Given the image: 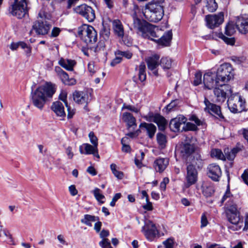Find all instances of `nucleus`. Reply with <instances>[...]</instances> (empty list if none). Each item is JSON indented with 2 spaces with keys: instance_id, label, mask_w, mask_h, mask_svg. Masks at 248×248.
I'll return each mask as SVG.
<instances>
[{
  "instance_id": "nucleus-1",
  "label": "nucleus",
  "mask_w": 248,
  "mask_h": 248,
  "mask_svg": "<svg viewBox=\"0 0 248 248\" xmlns=\"http://www.w3.org/2000/svg\"><path fill=\"white\" fill-rule=\"evenodd\" d=\"M56 89V85L49 82L39 86L31 93V97L33 105L42 109L47 99L53 97Z\"/></svg>"
},
{
  "instance_id": "nucleus-2",
  "label": "nucleus",
  "mask_w": 248,
  "mask_h": 248,
  "mask_svg": "<svg viewBox=\"0 0 248 248\" xmlns=\"http://www.w3.org/2000/svg\"><path fill=\"white\" fill-rule=\"evenodd\" d=\"M160 32L161 31L157 27L145 23H144L139 34L144 38L150 39L162 46H169L172 39V31H168L159 38Z\"/></svg>"
},
{
  "instance_id": "nucleus-3",
  "label": "nucleus",
  "mask_w": 248,
  "mask_h": 248,
  "mask_svg": "<svg viewBox=\"0 0 248 248\" xmlns=\"http://www.w3.org/2000/svg\"><path fill=\"white\" fill-rule=\"evenodd\" d=\"M225 213L229 222L234 226H229L228 228L233 231L240 230L243 226V219L240 218V213L237 210L235 204H228L225 208Z\"/></svg>"
},
{
  "instance_id": "nucleus-4",
  "label": "nucleus",
  "mask_w": 248,
  "mask_h": 248,
  "mask_svg": "<svg viewBox=\"0 0 248 248\" xmlns=\"http://www.w3.org/2000/svg\"><path fill=\"white\" fill-rule=\"evenodd\" d=\"M164 13L163 7L160 3L158 1H152L147 5V10L144 15L149 21L157 22L162 19Z\"/></svg>"
},
{
  "instance_id": "nucleus-5",
  "label": "nucleus",
  "mask_w": 248,
  "mask_h": 248,
  "mask_svg": "<svg viewBox=\"0 0 248 248\" xmlns=\"http://www.w3.org/2000/svg\"><path fill=\"white\" fill-rule=\"evenodd\" d=\"M227 103L229 108L234 113L248 109V108H246L245 100L238 93L231 94L228 99Z\"/></svg>"
},
{
  "instance_id": "nucleus-6",
  "label": "nucleus",
  "mask_w": 248,
  "mask_h": 248,
  "mask_svg": "<svg viewBox=\"0 0 248 248\" xmlns=\"http://www.w3.org/2000/svg\"><path fill=\"white\" fill-rule=\"evenodd\" d=\"M78 34L87 44L96 42L97 34L94 28L90 25L84 24L78 29Z\"/></svg>"
},
{
  "instance_id": "nucleus-7",
  "label": "nucleus",
  "mask_w": 248,
  "mask_h": 248,
  "mask_svg": "<svg viewBox=\"0 0 248 248\" xmlns=\"http://www.w3.org/2000/svg\"><path fill=\"white\" fill-rule=\"evenodd\" d=\"M216 74L222 84L228 82L233 77V68L228 63L220 65Z\"/></svg>"
},
{
  "instance_id": "nucleus-8",
  "label": "nucleus",
  "mask_w": 248,
  "mask_h": 248,
  "mask_svg": "<svg viewBox=\"0 0 248 248\" xmlns=\"http://www.w3.org/2000/svg\"><path fill=\"white\" fill-rule=\"evenodd\" d=\"M28 10L26 0H15L10 9V13L19 19L24 17L28 13Z\"/></svg>"
},
{
  "instance_id": "nucleus-9",
  "label": "nucleus",
  "mask_w": 248,
  "mask_h": 248,
  "mask_svg": "<svg viewBox=\"0 0 248 248\" xmlns=\"http://www.w3.org/2000/svg\"><path fill=\"white\" fill-rule=\"evenodd\" d=\"M232 92V88L228 84H222L219 87H216L214 90L215 101L218 103L224 102L227 95H231Z\"/></svg>"
},
{
  "instance_id": "nucleus-10",
  "label": "nucleus",
  "mask_w": 248,
  "mask_h": 248,
  "mask_svg": "<svg viewBox=\"0 0 248 248\" xmlns=\"http://www.w3.org/2000/svg\"><path fill=\"white\" fill-rule=\"evenodd\" d=\"M74 10L75 13L84 17L89 22H93L95 18L94 10L86 4L76 6Z\"/></svg>"
},
{
  "instance_id": "nucleus-11",
  "label": "nucleus",
  "mask_w": 248,
  "mask_h": 248,
  "mask_svg": "<svg viewBox=\"0 0 248 248\" xmlns=\"http://www.w3.org/2000/svg\"><path fill=\"white\" fill-rule=\"evenodd\" d=\"M141 232L146 239L150 241H154L159 235V232L155 224L150 220L145 222L144 225L142 227Z\"/></svg>"
},
{
  "instance_id": "nucleus-12",
  "label": "nucleus",
  "mask_w": 248,
  "mask_h": 248,
  "mask_svg": "<svg viewBox=\"0 0 248 248\" xmlns=\"http://www.w3.org/2000/svg\"><path fill=\"white\" fill-rule=\"evenodd\" d=\"M203 82L205 88L211 90L222 84L215 73L208 71L203 75Z\"/></svg>"
},
{
  "instance_id": "nucleus-13",
  "label": "nucleus",
  "mask_w": 248,
  "mask_h": 248,
  "mask_svg": "<svg viewBox=\"0 0 248 248\" xmlns=\"http://www.w3.org/2000/svg\"><path fill=\"white\" fill-rule=\"evenodd\" d=\"M143 118L148 122H154L156 124L160 130L164 131L165 129L167 122L165 118L160 114L149 112Z\"/></svg>"
},
{
  "instance_id": "nucleus-14",
  "label": "nucleus",
  "mask_w": 248,
  "mask_h": 248,
  "mask_svg": "<svg viewBox=\"0 0 248 248\" xmlns=\"http://www.w3.org/2000/svg\"><path fill=\"white\" fill-rule=\"evenodd\" d=\"M205 20L207 26L214 29L221 24L224 21V14L220 12L218 14L209 15L206 16Z\"/></svg>"
},
{
  "instance_id": "nucleus-15",
  "label": "nucleus",
  "mask_w": 248,
  "mask_h": 248,
  "mask_svg": "<svg viewBox=\"0 0 248 248\" xmlns=\"http://www.w3.org/2000/svg\"><path fill=\"white\" fill-rule=\"evenodd\" d=\"M204 103L205 106L204 108L205 111L214 115L215 117L220 120H224V117L221 112L219 106L210 103L206 98H204Z\"/></svg>"
},
{
  "instance_id": "nucleus-16",
  "label": "nucleus",
  "mask_w": 248,
  "mask_h": 248,
  "mask_svg": "<svg viewBox=\"0 0 248 248\" xmlns=\"http://www.w3.org/2000/svg\"><path fill=\"white\" fill-rule=\"evenodd\" d=\"M198 172L195 168L192 165H188L186 168V187L194 185L197 181Z\"/></svg>"
},
{
  "instance_id": "nucleus-17",
  "label": "nucleus",
  "mask_w": 248,
  "mask_h": 248,
  "mask_svg": "<svg viewBox=\"0 0 248 248\" xmlns=\"http://www.w3.org/2000/svg\"><path fill=\"white\" fill-rule=\"evenodd\" d=\"M50 28V25L46 21L38 20L34 23L31 33L34 31L37 34L45 35L47 33Z\"/></svg>"
},
{
  "instance_id": "nucleus-18",
  "label": "nucleus",
  "mask_w": 248,
  "mask_h": 248,
  "mask_svg": "<svg viewBox=\"0 0 248 248\" xmlns=\"http://www.w3.org/2000/svg\"><path fill=\"white\" fill-rule=\"evenodd\" d=\"M90 95L87 92L77 91L73 93L74 100L79 104L87 105L91 100Z\"/></svg>"
},
{
  "instance_id": "nucleus-19",
  "label": "nucleus",
  "mask_w": 248,
  "mask_h": 248,
  "mask_svg": "<svg viewBox=\"0 0 248 248\" xmlns=\"http://www.w3.org/2000/svg\"><path fill=\"white\" fill-rule=\"evenodd\" d=\"M187 119L183 115H178L176 118L171 120L170 123V127L171 131L178 132L180 130V127L182 125H185Z\"/></svg>"
},
{
  "instance_id": "nucleus-20",
  "label": "nucleus",
  "mask_w": 248,
  "mask_h": 248,
  "mask_svg": "<svg viewBox=\"0 0 248 248\" xmlns=\"http://www.w3.org/2000/svg\"><path fill=\"white\" fill-rule=\"evenodd\" d=\"M235 24L240 33L246 34L248 32V16L244 15L237 17Z\"/></svg>"
},
{
  "instance_id": "nucleus-21",
  "label": "nucleus",
  "mask_w": 248,
  "mask_h": 248,
  "mask_svg": "<svg viewBox=\"0 0 248 248\" xmlns=\"http://www.w3.org/2000/svg\"><path fill=\"white\" fill-rule=\"evenodd\" d=\"M159 55L155 54L146 59L148 68L151 71H153V74L156 76H158V71L156 70V68L159 64Z\"/></svg>"
},
{
  "instance_id": "nucleus-22",
  "label": "nucleus",
  "mask_w": 248,
  "mask_h": 248,
  "mask_svg": "<svg viewBox=\"0 0 248 248\" xmlns=\"http://www.w3.org/2000/svg\"><path fill=\"white\" fill-rule=\"evenodd\" d=\"M208 175L213 180L217 181L221 175V170L219 166L216 164H211L207 168Z\"/></svg>"
},
{
  "instance_id": "nucleus-23",
  "label": "nucleus",
  "mask_w": 248,
  "mask_h": 248,
  "mask_svg": "<svg viewBox=\"0 0 248 248\" xmlns=\"http://www.w3.org/2000/svg\"><path fill=\"white\" fill-rule=\"evenodd\" d=\"M79 152L82 154L91 155L93 154L94 156L99 158L98 154L97 147L89 143H84L79 147Z\"/></svg>"
},
{
  "instance_id": "nucleus-24",
  "label": "nucleus",
  "mask_w": 248,
  "mask_h": 248,
  "mask_svg": "<svg viewBox=\"0 0 248 248\" xmlns=\"http://www.w3.org/2000/svg\"><path fill=\"white\" fill-rule=\"evenodd\" d=\"M169 164V159L167 158H159L154 162V168L157 172H163Z\"/></svg>"
},
{
  "instance_id": "nucleus-25",
  "label": "nucleus",
  "mask_w": 248,
  "mask_h": 248,
  "mask_svg": "<svg viewBox=\"0 0 248 248\" xmlns=\"http://www.w3.org/2000/svg\"><path fill=\"white\" fill-rule=\"evenodd\" d=\"M123 120L126 123L127 128L130 129L132 128L133 129L135 128L137 126L136 123V119L133 115L129 112H124L123 114Z\"/></svg>"
},
{
  "instance_id": "nucleus-26",
  "label": "nucleus",
  "mask_w": 248,
  "mask_h": 248,
  "mask_svg": "<svg viewBox=\"0 0 248 248\" xmlns=\"http://www.w3.org/2000/svg\"><path fill=\"white\" fill-rule=\"evenodd\" d=\"M112 27L115 34L119 37L123 38L124 35V29L121 21L119 20H114L112 22Z\"/></svg>"
},
{
  "instance_id": "nucleus-27",
  "label": "nucleus",
  "mask_w": 248,
  "mask_h": 248,
  "mask_svg": "<svg viewBox=\"0 0 248 248\" xmlns=\"http://www.w3.org/2000/svg\"><path fill=\"white\" fill-rule=\"evenodd\" d=\"M202 192L206 197H210L214 193L215 190L212 184L208 182H203L202 185Z\"/></svg>"
},
{
  "instance_id": "nucleus-28",
  "label": "nucleus",
  "mask_w": 248,
  "mask_h": 248,
  "mask_svg": "<svg viewBox=\"0 0 248 248\" xmlns=\"http://www.w3.org/2000/svg\"><path fill=\"white\" fill-rule=\"evenodd\" d=\"M140 127L146 130L147 134L150 139L153 138L156 130V127L154 124L143 123L140 124Z\"/></svg>"
},
{
  "instance_id": "nucleus-29",
  "label": "nucleus",
  "mask_w": 248,
  "mask_h": 248,
  "mask_svg": "<svg viewBox=\"0 0 248 248\" xmlns=\"http://www.w3.org/2000/svg\"><path fill=\"white\" fill-rule=\"evenodd\" d=\"M195 149V147L194 144L186 143L182 147L181 152L183 156L187 157L194 152Z\"/></svg>"
},
{
  "instance_id": "nucleus-30",
  "label": "nucleus",
  "mask_w": 248,
  "mask_h": 248,
  "mask_svg": "<svg viewBox=\"0 0 248 248\" xmlns=\"http://www.w3.org/2000/svg\"><path fill=\"white\" fill-rule=\"evenodd\" d=\"M189 165H192L195 168L196 166L198 168H202L203 165V160L202 158L201 155L197 153H195L193 156L190 164Z\"/></svg>"
},
{
  "instance_id": "nucleus-31",
  "label": "nucleus",
  "mask_w": 248,
  "mask_h": 248,
  "mask_svg": "<svg viewBox=\"0 0 248 248\" xmlns=\"http://www.w3.org/2000/svg\"><path fill=\"white\" fill-rule=\"evenodd\" d=\"M63 83L67 86H73L77 83L76 79L63 71Z\"/></svg>"
},
{
  "instance_id": "nucleus-32",
  "label": "nucleus",
  "mask_w": 248,
  "mask_h": 248,
  "mask_svg": "<svg viewBox=\"0 0 248 248\" xmlns=\"http://www.w3.org/2000/svg\"><path fill=\"white\" fill-rule=\"evenodd\" d=\"M52 110L58 116H62V103L60 101L54 102L51 106Z\"/></svg>"
},
{
  "instance_id": "nucleus-33",
  "label": "nucleus",
  "mask_w": 248,
  "mask_h": 248,
  "mask_svg": "<svg viewBox=\"0 0 248 248\" xmlns=\"http://www.w3.org/2000/svg\"><path fill=\"white\" fill-rule=\"evenodd\" d=\"M76 62L72 59H63V68L67 71L72 72L74 70V67L76 65Z\"/></svg>"
},
{
  "instance_id": "nucleus-34",
  "label": "nucleus",
  "mask_w": 248,
  "mask_h": 248,
  "mask_svg": "<svg viewBox=\"0 0 248 248\" xmlns=\"http://www.w3.org/2000/svg\"><path fill=\"white\" fill-rule=\"evenodd\" d=\"M98 220L99 218L97 217H95L90 215H85L84 216V218L81 220V222L82 223H84L86 225L91 227L92 226V222H94Z\"/></svg>"
},
{
  "instance_id": "nucleus-35",
  "label": "nucleus",
  "mask_w": 248,
  "mask_h": 248,
  "mask_svg": "<svg viewBox=\"0 0 248 248\" xmlns=\"http://www.w3.org/2000/svg\"><path fill=\"white\" fill-rule=\"evenodd\" d=\"M159 64L164 69H169L171 67L172 60L169 57H163L160 60Z\"/></svg>"
},
{
  "instance_id": "nucleus-36",
  "label": "nucleus",
  "mask_w": 248,
  "mask_h": 248,
  "mask_svg": "<svg viewBox=\"0 0 248 248\" xmlns=\"http://www.w3.org/2000/svg\"><path fill=\"white\" fill-rule=\"evenodd\" d=\"M205 7L209 12H214L217 8V4L215 0H205Z\"/></svg>"
},
{
  "instance_id": "nucleus-37",
  "label": "nucleus",
  "mask_w": 248,
  "mask_h": 248,
  "mask_svg": "<svg viewBox=\"0 0 248 248\" xmlns=\"http://www.w3.org/2000/svg\"><path fill=\"white\" fill-rule=\"evenodd\" d=\"M227 201V203H226V207L228 205V204H230L231 205H232L234 204L233 202L232 199V195L231 194L229 187H228L225 193L223 195L222 200L221 203H223L225 201Z\"/></svg>"
},
{
  "instance_id": "nucleus-38",
  "label": "nucleus",
  "mask_w": 248,
  "mask_h": 248,
  "mask_svg": "<svg viewBox=\"0 0 248 248\" xmlns=\"http://www.w3.org/2000/svg\"><path fill=\"white\" fill-rule=\"evenodd\" d=\"M156 140L160 148L164 149L167 143L166 136L161 133H158L156 135Z\"/></svg>"
},
{
  "instance_id": "nucleus-39",
  "label": "nucleus",
  "mask_w": 248,
  "mask_h": 248,
  "mask_svg": "<svg viewBox=\"0 0 248 248\" xmlns=\"http://www.w3.org/2000/svg\"><path fill=\"white\" fill-rule=\"evenodd\" d=\"M146 66L144 62H142L139 66V79L141 82L145 80L146 75L145 73Z\"/></svg>"
},
{
  "instance_id": "nucleus-40",
  "label": "nucleus",
  "mask_w": 248,
  "mask_h": 248,
  "mask_svg": "<svg viewBox=\"0 0 248 248\" xmlns=\"http://www.w3.org/2000/svg\"><path fill=\"white\" fill-rule=\"evenodd\" d=\"M211 155L212 157H216L223 160H225L224 155L221 150L218 149H213L211 151Z\"/></svg>"
},
{
  "instance_id": "nucleus-41",
  "label": "nucleus",
  "mask_w": 248,
  "mask_h": 248,
  "mask_svg": "<svg viewBox=\"0 0 248 248\" xmlns=\"http://www.w3.org/2000/svg\"><path fill=\"white\" fill-rule=\"evenodd\" d=\"M224 153L225 160L227 159L229 160H232L234 158L236 154L237 153V150L233 149L230 151L229 149H227L224 150Z\"/></svg>"
},
{
  "instance_id": "nucleus-42",
  "label": "nucleus",
  "mask_w": 248,
  "mask_h": 248,
  "mask_svg": "<svg viewBox=\"0 0 248 248\" xmlns=\"http://www.w3.org/2000/svg\"><path fill=\"white\" fill-rule=\"evenodd\" d=\"M143 25L144 24L142 23V22L139 18L135 17H133V28L137 31L139 34L141 31V29H142Z\"/></svg>"
},
{
  "instance_id": "nucleus-43",
  "label": "nucleus",
  "mask_w": 248,
  "mask_h": 248,
  "mask_svg": "<svg viewBox=\"0 0 248 248\" xmlns=\"http://www.w3.org/2000/svg\"><path fill=\"white\" fill-rule=\"evenodd\" d=\"M65 97H66V95H65L64 93H63V102L64 103L66 108H67V111L68 112L67 118L68 119H71L75 114V112L74 109H73L71 107V106L68 104V103L65 99Z\"/></svg>"
},
{
  "instance_id": "nucleus-44",
  "label": "nucleus",
  "mask_w": 248,
  "mask_h": 248,
  "mask_svg": "<svg viewBox=\"0 0 248 248\" xmlns=\"http://www.w3.org/2000/svg\"><path fill=\"white\" fill-rule=\"evenodd\" d=\"M235 32V27L233 23H229L226 26L225 33L228 36H231Z\"/></svg>"
},
{
  "instance_id": "nucleus-45",
  "label": "nucleus",
  "mask_w": 248,
  "mask_h": 248,
  "mask_svg": "<svg viewBox=\"0 0 248 248\" xmlns=\"http://www.w3.org/2000/svg\"><path fill=\"white\" fill-rule=\"evenodd\" d=\"M93 193L97 201L101 203H103L104 202L102 201V200L105 199V196L101 193V191L100 189L98 188H94L93 191Z\"/></svg>"
},
{
  "instance_id": "nucleus-46",
  "label": "nucleus",
  "mask_w": 248,
  "mask_h": 248,
  "mask_svg": "<svg viewBox=\"0 0 248 248\" xmlns=\"http://www.w3.org/2000/svg\"><path fill=\"white\" fill-rule=\"evenodd\" d=\"M116 168L117 166L115 164L110 165V169L114 176L118 179H122L124 177V173L122 171L117 170Z\"/></svg>"
},
{
  "instance_id": "nucleus-47",
  "label": "nucleus",
  "mask_w": 248,
  "mask_h": 248,
  "mask_svg": "<svg viewBox=\"0 0 248 248\" xmlns=\"http://www.w3.org/2000/svg\"><path fill=\"white\" fill-rule=\"evenodd\" d=\"M219 37L222 39L227 45L233 46L235 43V39L233 37H226L222 33L219 35Z\"/></svg>"
},
{
  "instance_id": "nucleus-48",
  "label": "nucleus",
  "mask_w": 248,
  "mask_h": 248,
  "mask_svg": "<svg viewBox=\"0 0 248 248\" xmlns=\"http://www.w3.org/2000/svg\"><path fill=\"white\" fill-rule=\"evenodd\" d=\"M197 129V127L196 125L191 123L188 122L186 124V123L185 124V125H184V126L182 127V131H186L188 130L195 131Z\"/></svg>"
},
{
  "instance_id": "nucleus-49",
  "label": "nucleus",
  "mask_w": 248,
  "mask_h": 248,
  "mask_svg": "<svg viewBox=\"0 0 248 248\" xmlns=\"http://www.w3.org/2000/svg\"><path fill=\"white\" fill-rule=\"evenodd\" d=\"M115 54L116 56L124 57L125 58L128 59H130L132 56V53L129 51H122L118 50L115 51Z\"/></svg>"
},
{
  "instance_id": "nucleus-50",
  "label": "nucleus",
  "mask_w": 248,
  "mask_h": 248,
  "mask_svg": "<svg viewBox=\"0 0 248 248\" xmlns=\"http://www.w3.org/2000/svg\"><path fill=\"white\" fill-rule=\"evenodd\" d=\"M180 101L178 99H175L172 101L166 107V109L168 111H170L173 110V108H176L179 104Z\"/></svg>"
},
{
  "instance_id": "nucleus-51",
  "label": "nucleus",
  "mask_w": 248,
  "mask_h": 248,
  "mask_svg": "<svg viewBox=\"0 0 248 248\" xmlns=\"http://www.w3.org/2000/svg\"><path fill=\"white\" fill-rule=\"evenodd\" d=\"M165 248H173L174 245V238L170 237L163 242Z\"/></svg>"
},
{
  "instance_id": "nucleus-52",
  "label": "nucleus",
  "mask_w": 248,
  "mask_h": 248,
  "mask_svg": "<svg viewBox=\"0 0 248 248\" xmlns=\"http://www.w3.org/2000/svg\"><path fill=\"white\" fill-rule=\"evenodd\" d=\"M89 137L90 139V142L93 145L97 147L98 145V139L97 137L94 135L93 132H91L89 134Z\"/></svg>"
},
{
  "instance_id": "nucleus-53",
  "label": "nucleus",
  "mask_w": 248,
  "mask_h": 248,
  "mask_svg": "<svg viewBox=\"0 0 248 248\" xmlns=\"http://www.w3.org/2000/svg\"><path fill=\"white\" fill-rule=\"evenodd\" d=\"M99 245L102 248H112L108 239H104L99 242Z\"/></svg>"
},
{
  "instance_id": "nucleus-54",
  "label": "nucleus",
  "mask_w": 248,
  "mask_h": 248,
  "mask_svg": "<svg viewBox=\"0 0 248 248\" xmlns=\"http://www.w3.org/2000/svg\"><path fill=\"white\" fill-rule=\"evenodd\" d=\"M202 73L199 72L197 73L195 75V78L194 80V84L196 86L199 85L202 83Z\"/></svg>"
},
{
  "instance_id": "nucleus-55",
  "label": "nucleus",
  "mask_w": 248,
  "mask_h": 248,
  "mask_svg": "<svg viewBox=\"0 0 248 248\" xmlns=\"http://www.w3.org/2000/svg\"><path fill=\"white\" fill-rule=\"evenodd\" d=\"M79 0H68L67 5L66 6L67 10L65 12V14L67 15L69 13V11L73 5H74Z\"/></svg>"
},
{
  "instance_id": "nucleus-56",
  "label": "nucleus",
  "mask_w": 248,
  "mask_h": 248,
  "mask_svg": "<svg viewBox=\"0 0 248 248\" xmlns=\"http://www.w3.org/2000/svg\"><path fill=\"white\" fill-rule=\"evenodd\" d=\"M169 182V179L167 177L163 179L160 184V188L161 190L165 191L166 188V185Z\"/></svg>"
},
{
  "instance_id": "nucleus-57",
  "label": "nucleus",
  "mask_w": 248,
  "mask_h": 248,
  "mask_svg": "<svg viewBox=\"0 0 248 248\" xmlns=\"http://www.w3.org/2000/svg\"><path fill=\"white\" fill-rule=\"evenodd\" d=\"M121 197V193H116L113 197L111 202H110V205L113 207L115 205L116 202Z\"/></svg>"
},
{
  "instance_id": "nucleus-58",
  "label": "nucleus",
  "mask_w": 248,
  "mask_h": 248,
  "mask_svg": "<svg viewBox=\"0 0 248 248\" xmlns=\"http://www.w3.org/2000/svg\"><path fill=\"white\" fill-rule=\"evenodd\" d=\"M208 220L205 214L204 213L201 217V227H205L208 224Z\"/></svg>"
},
{
  "instance_id": "nucleus-59",
  "label": "nucleus",
  "mask_w": 248,
  "mask_h": 248,
  "mask_svg": "<svg viewBox=\"0 0 248 248\" xmlns=\"http://www.w3.org/2000/svg\"><path fill=\"white\" fill-rule=\"evenodd\" d=\"M122 61V58L119 56H117L110 63L111 66H115L116 64L120 63Z\"/></svg>"
},
{
  "instance_id": "nucleus-60",
  "label": "nucleus",
  "mask_w": 248,
  "mask_h": 248,
  "mask_svg": "<svg viewBox=\"0 0 248 248\" xmlns=\"http://www.w3.org/2000/svg\"><path fill=\"white\" fill-rule=\"evenodd\" d=\"M69 191L72 196H75L78 194V190L75 185H71L69 187Z\"/></svg>"
},
{
  "instance_id": "nucleus-61",
  "label": "nucleus",
  "mask_w": 248,
  "mask_h": 248,
  "mask_svg": "<svg viewBox=\"0 0 248 248\" xmlns=\"http://www.w3.org/2000/svg\"><path fill=\"white\" fill-rule=\"evenodd\" d=\"M87 171L92 176H95L97 174V172L93 166H89L87 169Z\"/></svg>"
},
{
  "instance_id": "nucleus-62",
  "label": "nucleus",
  "mask_w": 248,
  "mask_h": 248,
  "mask_svg": "<svg viewBox=\"0 0 248 248\" xmlns=\"http://www.w3.org/2000/svg\"><path fill=\"white\" fill-rule=\"evenodd\" d=\"M65 153L67 155L68 158L72 159L74 156V154L72 152V148L71 147H68L66 149Z\"/></svg>"
},
{
  "instance_id": "nucleus-63",
  "label": "nucleus",
  "mask_w": 248,
  "mask_h": 248,
  "mask_svg": "<svg viewBox=\"0 0 248 248\" xmlns=\"http://www.w3.org/2000/svg\"><path fill=\"white\" fill-rule=\"evenodd\" d=\"M190 120L194 121L197 125L199 126L202 124V122L195 115H192L191 117Z\"/></svg>"
},
{
  "instance_id": "nucleus-64",
  "label": "nucleus",
  "mask_w": 248,
  "mask_h": 248,
  "mask_svg": "<svg viewBox=\"0 0 248 248\" xmlns=\"http://www.w3.org/2000/svg\"><path fill=\"white\" fill-rule=\"evenodd\" d=\"M241 177L244 183L248 186V173L246 170L242 174Z\"/></svg>"
}]
</instances>
